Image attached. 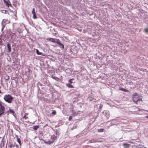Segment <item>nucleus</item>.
I'll use <instances>...</instances> for the list:
<instances>
[{
  "mask_svg": "<svg viewBox=\"0 0 148 148\" xmlns=\"http://www.w3.org/2000/svg\"><path fill=\"white\" fill-rule=\"evenodd\" d=\"M36 53L38 55H41L42 56H45L44 54L43 53L40 52L38 49H36Z\"/></svg>",
  "mask_w": 148,
  "mask_h": 148,
  "instance_id": "obj_6",
  "label": "nucleus"
},
{
  "mask_svg": "<svg viewBox=\"0 0 148 148\" xmlns=\"http://www.w3.org/2000/svg\"><path fill=\"white\" fill-rule=\"evenodd\" d=\"M66 86L69 88H73V86L70 84H66Z\"/></svg>",
  "mask_w": 148,
  "mask_h": 148,
  "instance_id": "obj_10",
  "label": "nucleus"
},
{
  "mask_svg": "<svg viewBox=\"0 0 148 148\" xmlns=\"http://www.w3.org/2000/svg\"><path fill=\"white\" fill-rule=\"evenodd\" d=\"M1 102L0 101V103H1Z\"/></svg>",
  "mask_w": 148,
  "mask_h": 148,
  "instance_id": "obj_33",
  "label": "nucleus"
},
{
  "mask_svg": "<svg viewBox=\"0 0 148 148\" xmlns=\"http://www.w3.org/2000/svg\"><path fill=\"white\" fill-rule=\"evenodd\" d=\"M130 143H132L133 142H130Z\"/></svg>",
  "mask_w": 148,
  "mask_h": 148,
  "instance_id": "obj_31",
  "label": "nucleus"
},
{
  "mask_svg": "<svg viewBox=\"0 0 148 148\" xmlns=\"http://www.w3.org/2000/svg\"><path fill=\"white\" fill-rule=\"evenodd\" d=\"M33 14V18L34 19H36L37 18L36 16V13L34 14Z\"/></svg>",
  "mask_w": 148,
  "mask_h": 148,
  "instance_id": "obj_20",
  "label": "nucleus"
},
{
  "mask_svg": "<svg viewBox=\"0 0 148 148\" xmlns=\"http://www.w3.org/2000/svg\"><path fill=\"white\" fill-rule=\"evenodd\" d=\"M59 45L60 47H62L63 49L64 48V45L61 43Z\"/></svg>",
  "mask_w": 148,
  "mask_h": 148,
  "instance_id": "obj_19",
  "label": "nucleus"
},
{
  "mask_svg": "<svg viewBox=\"0 0 148 148\" xmlns=\"http://www.w3.org/2000/svg\"><path fill=\"white\" fill-rule=\"evenodd\" d=\"M32 13L33 14H34L36 13L35 9L34 8L32 10Z\"/></svg>",
  "mask_w": 148,
  "mask_h": 148,
  "instance_id": "obj_21",
  "label": "nucleus"
},
{
  "mask_svg": "<svg viewBox=\"0 0 148 148\" xmlns=\"http://www.w3.org/2000/svg\"><path fill=\"white\" fill-rule=\"evenodd\" d=\"M3 2L8 7V8L10 7H12V6L11 5L10 2L8 0H4Z\"/></svg>",
  "mask_w": 148,
  "mask_h": 148,
  "instance_id": "obj_3",
  "label": "nucleus"
},
{
  "mask_svg": "<svg viewBox=\"0 0 148 148\" xmlns=\"http://www.w3.org/2000/svg\"><path fill=\"white\" fill-rule=\"evenodd\" d=\"M102 107V106H100V108H101V107Z\"/></svg>",
  "mask_w": 148,
  "mask_h": 148,
  "instance_id": "obj_32",
  "label": "nucleus"
},
{
  "mask_svg": "<svg viewBox=\"0 0 148 148\" xmlns=\"http://www.w3.org/2000/svg\"><path fill=\"white\" fill-rule=\"evenodd\" d=\"M28 114L27 113H26L25 114L24 116L23 117V118L25 119H26L27 118H28V117H27L26 116Z\"/></svg>",
  "mask_w": 148,
  "mask_h": 148,
  "instance_id": "obj_16",
  "label": "nucleus"
},
{
  "mask_svg": "<svg viewBox=\"0 0 148 148\" xmlns=\"http://www.w3.org/2000/svg\"><path fill=\"white\" fill-rule=\"evenodd\" d=\"M3 99L5 101L9 103H11L13 98L11 95L8 94L4 96Z\"/></svg>",
  "mask_w": 148,
  "mask_h": 148,
  "instance_id": "obj_1",
  "label": "nucleus"
},
{
  "mask_svg": "<svg viewBox=\"0 0 148 148\" xmlns=\"http://www.w3.org/2000/svg\"><path fill=\"white\" fill-rule=\"evenodd\" d=\"M98 142V140L96 139H92L91 140H89V142L90 143H95V142Z\"/></svg>",
  "mask_w": 148,
  "mask_h": 148,
  "instance_id": "obj_9",
  "label": "nucleus"
},
{
  "mask_svg": "<svg viewBox=\"0 0 148 148\" xmlns=\"http://www.w3.org/2000/svg\"><path fill=\"white\" fill-rule=\"evenodd\" d=\"M55 43H56L58 44L59 45L61 43L59 39L56 40Z\"/></svg>",
  "mask_w": 148,
  "mask_h": 148,
  "instance_id": "obj_14",
  "label": "nucleus"
},
{
  "mask_svg": "<svg viewBox=\"0 0 148 148\" xmlns=\"http://www.w3.org/2000/svg\"><path fill=\"white\" fill-rule=\"evenodd\" d=\"M144 30L145 32H148V28H145Z\"/></svg>",
  "mask_w": 148,
  "mask_h": 148,
  "instance_id": "obj_24",
  "label": "nucleus"
},
{
  "mask_svg": "<svg viewBox=\"0 0 148 148\" xmlns=\"http://www.w3.org/2000/svg\"><path fill=\"white\" fill-rule=\"evenodd\" d=\"M9 110H8L7 111H6V113L7 114V115H8L9 114Z\"/></svg>",
  "mask_w": 148,
  "mask_h": 148,
  "instance_id": "obj_29",
  "label": "nucleus"
},
{
  "mask_svg": "<svg viewBox=\"0 0 148 148\" xmlns=\"http://www.w3.org/2000/svg\"><path fill=\"white\" fill-rule=\"evenodd\" d=\"M47 40L49 41H50L53 42H56V40L55 39H54L53 38H49L47 39Z\"/></svg>",
  "mask_w": 148,
  "mask_h": 148,
  "instance_id": "obj_7",
  "label": "nucleus"
},
{
  "mask_svg": "<svg viewBox=\"0 0 148 148\" xmlns=\"http://www.w3.org/2000/svg\"><path fill=\"white\" fill-rule=\"evenodd\" d=\"M69 121H71L72 119V116H70L69 118Z\"/></svg>",
  "mask_w": 148,
  "mask_h": 148,
  "instance_id": "obj_23",
  "label": "nucleus"
},
{
  "mask_svg": "<svg viewBox=\"0 0 148 148\" xmlns=\"http://www.w3.org/2000/svg\"><path fill=\"white\" fill-rule=\"evenodd\" d=\"M17 141L18 142L19 144L21 145V141L20 140V139L19 138L17 137Z\"/></svg>",
  "mask_w": 148,
  "mask_h": 148,
  "instance_id": "obj_15",
  "label": "nucleus"
},
{
  "mask_svg": "<svg viewBox=\"0 0 148 148\" xmlns=\"http://www.w3.org/2000/svg\"><path fill=\"white\" fill-rule=\"evenodd\" d=\"M9 112L12 114H13L14 113V111L13 110L11 109H9Z\"/></svg>",
  "mask_w": 148,
  "mask_h": 148,
  "instance_id": "obj_17",
  "label": "nucleus"
},
{
  "mask_svg": "<svg viewBox=\"0 0 148 148\" xmlns=\"http://www.w3.org/2000/svg\"><path fill=\"white\" fill-rule=\"evenodd\" d=\"M56 114V112L55 110H53V112H52V114H53V115H55Z\"/></svg>",
  "mask_w": 148,
  "mask_h": 148,
  "instance_id": "obj_22",
  "label": "nucleus"
},
{
  "mask_svg": "<svg viewBox=\"0 0 148 148\" xmlns=\"http://www.w3.org/2000/svg\"><path fill=\"white\" fill-rule=\"evenodd\" d=\"M146 117L148 119V115L147 116H146Z\"/></svg>",
  "mask_w": 148,
  "mask_h": 148,
  "instance_id": "obj_30",
  "label": "nucleus"
},
{
  "mask_svg": "<svg viewBox=\"0 0 148 148\" xmlns=\"http://www.w3.org/2000/svg\"><path fill=\"white\" fill-rule=\"evenodd\" d=\"M72 79H70L69 80V84H71L72 82H71V80H72Z\"/></svg>",
  "mask_w": 148,
  "mask_h": 148,
  "instance_id": "obj_28",
  "label": "nucleus"
},
{
  "mask_svg": "<svg viewBox=\"0 0 148 148\" xmlns=\"http://www.w3.org/2000/svg\"><path fill=\"white\" fill-rule=\"evenodd\" d=\"M3 107H4V106H2V102L0 103V108H2Z\"/></svg>",
  "mask_w": 148,
  "mask_h": 148,
  "instance_id": "obj_27",
  "label": "nucleus"
},
{
  "mask_svg": "<svg viewBox=\"0 0 148 148\" xmlns=\"http://www.w3.org/2000/svg\"><path fill=\"white\" fill-rule=\"evenodd\" d=\"M10 147L11 148H12L14 147V145H13L11 144V145H10Z\"/></svg>",
  "mask_w": 148,
  "mask_h": 148,
  "instance_id": "obj_25",
  "label": "nucleus"
},
{
  "mask_svg": "<svg viewBox=\"0 0 148 148\" xmlns=\"http://www.w3.org/2000/svg\"><path fill=\"white\" fill-rule=\"evenodd\" d=\"M5 108L3 107L2 108H0V117H1V116L2 115H4L5 114Z\"/></svg>",
  "mask_w": 148,
  "mask_h": 148,
  "instance_id": "obj_5",
  "label": "nucleus"
},
{
  "mask_svg": "<svg viewBox=\"0 0 148 148\" xmlns=\"http://www.w3.org/2000/svg\"><path fill=\"white\" fill-rule=\"evenodd\" d=\"M71 112L74 115H75L76 114V112H74V111L73 110H72L71 111Z\"/></svg>",
  "mask_w": 148,
  "mask_h": 148,
  "instance_id": "obj_26",
  "label": "nucleus"
},
{
  "mask_svg": "<svg viewBox=\"0 0 148 148\" xmlns=\"http://www.w3.org/2000/svg\"><path fill=\"white\" fill-rule=\"evenodd\" d=\"M119 89L121 91H124L125 92H128V91L124 88H120Z\"/></svg>",
  "mask_w": 148,
  "mask_h": 148,
  "instance_id": "obj_11",
  "label": "nucleus"
},
{
  "mask_svg": "<svg viewBox=\"0 0 148 148\" xmlns=\"http://www.w3.org/2000/svg\"><path fill=\"white\" fill-rule=\"evenodd\" d=\"M103 131H104V129H101L98 130V132H103Z\"/></svg>",
  "mask_w": 148,
  "mask_h": 148,
  "instance_id": "obj_18",
  "label": "nucleus"
},
{
  "mask_svg": "<svg viewBox=\"0 0 148 148\" xmlns=\"http://www.w3.org/2000/svg\"><path fill=\"white\" fill-rule=\"evenodd\" d=\"M132 99L133 101L137 104L139 101H142V99L139 97L137 93H134V94L132 97Z\"/></svg>",
  "mask_w": 148,
  "mask_h": 148,
  "instance_id": "obj_2",
  "label": "nucleus"
},
{
  "mask_svg": "<svg viewBox=\"0 0 148 148\" xmlns=\"http://www.w3.org/2000/svg\"><path fill=\"white\" fill-rule=\"evenodd\" d=\"M130 145L129 144L125 143L123 144V145L124 146V148H128L129 147V146Z\"/></svg>",
  "mask_w": 148,
  "mask_h": 148,
  "instance_id": "obj_12",
  "label": "nucleus"
},
{
  "mask_svg": "<svg viewBox=\"0 0 148 148\" xmlns=\"http://www.w3.org/2000/svg\"><path fill=\"white\" fill-rule=\"evenodd\" d=\"M39 127V126L38 125H34L33 126L32 128L34 130H36Z\"/></svg>",
  "mask_w": 148,
  "mask_h": 148,
  "instance_id": "obj_13",
  "label": "nucleus"
},
{
  "mask_svg": "<svg viewBox=\"0 0 148 148\" xmlns=\"http://www.w3.org/2000/svg\"><path fill=\"white\" fill-rule=\"evenodd\" d=\"M1 138V137H0V138Z\"/></svg>",
  "mask_w": 148,
  "mask_h": 148,
  "instance_id": "obj_34",
  "label": "nucleus"
},
{
  "mask_svg": "<svg viewBox=\"0 0 148 148\" xmlns=\"http://www.w3.org/2000/svg\"><path fill=\"white\" fill-rule=\"evenodd\" d=\"M7 47L8 48V51L9 52H10L11 51V46L10 44L9 43H8L7 44Z\"/></svg>",
  "mask_w": 148,
  "mask_h": 148,
  "instance_id": "obj_8",
  "label": "nucleus"
},
{
  "mask_svg": "<svg viewBox=\"0 0 148 148\" xmlns=\"http://www.w3.org/2000/svg\"><path fill=\"white\" fill-rule=\"evenodd\" d=\"M9 22L8 21H6L5 20H3V21H2L1 23V24L2 25V26H3L2 28V31L3 30V27H5V25L6 23H9Z\"/></svg>",
  "mask_w": 148,
  "mask_h": 148,
  "instance_id": "obj_4",
  "label": "nucleus"
}]
</instances>
